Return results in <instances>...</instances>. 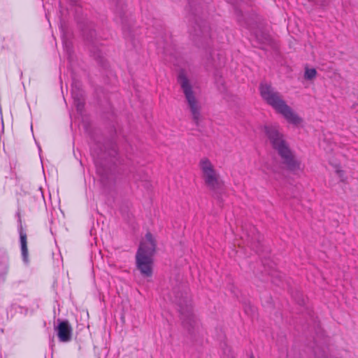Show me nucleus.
Masks as SVG:
<instances>
[{
	"mask_svg": "<svg viewBox=\"0 0 358 358\" xmlns=\"http://www.w3.org/2000/svg\"><path fill=\"white\" fill-rule=\"evenodd\" d=\"M260 94L263 100L278 114H280L287 122L299 126L303 119L282 99L281 94L275 90L271 85L262 83L259 87Z\"/></svg>",
	"mask_w": 358,
	"mask_h": 358,
	"instance_id": "1",
	"label": "nucleus"
},
{
	"mask_svg": "<svg viewBox=\"0 0 358 358\" xmlns=\"http://www.w3.org/2000/svg\"><path fill=\"white\" fill-rule=\"evenodd\" d=\"M156 251V241L153 236L148 232L140 243L136 255L138 269L145 277L152 275L153 256Z\"/></svg>",
	"mask_w": 358,
	"mask_h": 358,
	"instance_id": "2",
	"label": "nucleus"
},
{
	"mask_svg": "<svg viewBox=\"0 0 358 358\" xmlns=\"http://www.w3.org/2000/svg\"><path fill=\"white\" fill-rule=\"evenodd\" d=\"M199 168L201 178L208 189L217 192L222 187L223 181L210 159L206 157H202L199 162Z\"/></svg>",
	"mask_w": 358,
	"mask_h": 358,
	"instance_id": "3",
	"label": "nucleus"
},
{
	"mask_svg": "<svg viewBox=\"0 0 358 358\" xmlns=\"http://www.w3.org/2000/svg\"><path fill=\"white\" fill-rule=\"evenodd\" d=\"M178 80L185 94L186 101L193 118L195 120H199L200 118L201 106L197 100L190 81L184 73L179 75Z\"/></svg>",
	"mask_w": 358,
	"mask_h": 358,
	"instance_id": "4",
	"label": "nucleus"
},
{
	"mask_svg": "<svg viewBox=\"0 0 358 358\" xmlns=\"http://www.w3.org/2000/svg\"><path fill=\"white\" fill-rule=\"evenodd\" d=\"M262 131L268 139L273 149L277 150L279 155H282L283 152L289 150V148L284 139L283 134L279 131V127L278 125L265 124L262 127Z\"/></svg>",
	"mask_w": 358,
	"mask_h": 358,
	"instance_id": "5",
	"label": "nucleus"
},
{
	"mask_svg": "<svg viewBox=\"0 0 358 358\" xmlns=\"http://www.w3.org/2000/svg\"><path fill=\"white\" fill-rule=\"evenodd\" d=\"M280 156L283 159L285 164L290 171L294 173L303 171V166L301 160L294 155L290 149L283 152Z\"/></svg>",
	"mask_w": 358,
	"mask_h": 358,
	"instance_id": "6",
	"label": "nucleus"
},
{
	"mask_svg": "<svg viewBox=\"0 0 358 358\" xmlns=\"http://www.w3.org/2000/svg\"><path fill=\"white\" fill-rule=\"evenodd\" d=\"M57 331L60 341L68 342L71 340L72 329L67 321L60 322L57 327Z\"/></svg>",
	"mask_w": 358,
	"mask_h": 358,
	"instance_id": "7",
	"label": "nucleus"
},
{
	"mask_svg": "<svg viewBox=\"0 0 358 358\" xmlns=\"http://www.w3.org/2000/svg\"><path fill=\"white\" fill-rule=\"evenodd\" d=\"M329 164L332 168L333 173L338 178L339 181L345 182L347 177L341 164L337 162H330Z\"/></svg>",
	"mask_w": 358,
	"mask_h": 358,
	"instance_id": "8",
	"label": "nucleus"
},
{
	"mask_svg": "<svg viewBox=\"0 0 358 358\" xmlns=\"http://www.w3.org/2000/svg\"><path fill=\"white\" fill-rule=\"evenodd\" d=\"M20 244H21V250L23 259L24 261L27 260L28 256V250H27V235L22 230L20 232Z\"/></svg>",
	"mask_w": 358,
	"mask_h": 358,
	"instance_id": "9",
	"label": "nucleus"
},
{
	"mask_svg": "<svg viewBox=\"0 0 358 358\" xmlns=\"http://www.w3.org/2000/svg\"><path fill=\"white\" fill-rule=\"evenodd\" d=\"M255 38L257 41L262 44L268 43L271 41L270 36L268 34L264 33L263 31H258L255 34Z\"/></svg>",
	"mask_w": 358,
	"mask_h": 358,
	"instance_id": "10",
	"label": "nucleus"
},
{
	"mask_svg": "<svg viewBox=\"0 0 358 358\" xmlns=\"http://www.w3.org/2000/svg\"><path fill=\"white\" fill-rule=\"evenodd\" d=\"M317 76V71L314 68H306L304 78L306 80H311Z\"/></svg>",
	"mask_w": 358,
	"mask_h": 358,
	"instance_id": "11",
	"label": "nucleus"
},
{
	"mask_svg": "<svg viewBox=\"0 0 358 358\" xmlns=\"http://www.w3.org/2000/svg\"><path fill=\"white\" fill-rule=\"evenodd\" d=\"M252 358H253V357H252Z\"/></svg>",
	"mask_w": 358,
	"mask_h": 358,
	"instance_id": "12",
	"label": "nucleus"
}]
</instances>
